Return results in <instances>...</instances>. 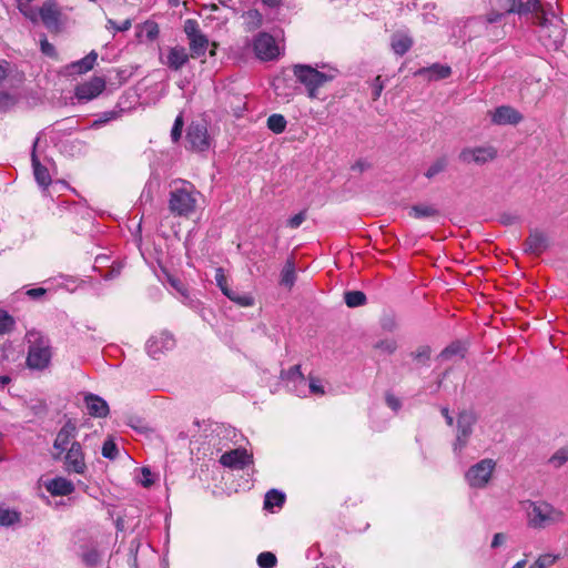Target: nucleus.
<instances>
[{
  "label": "nucleus",
  "instance_id": "c756f323",
  "mask_svg": "<svg viewBox=\"0 0 568 568\" xmlns=\"http://www.w3.org/2000/svg\"><path fill=\"white\" fill-rule=\"evenodd\" d=\"M189 41L190 50L193 58H200L205 54L209 47V40L202 32L190 38Z\"/></svg>",
  "mask_w": 568,
  "mask_h": 568
},
{
  "label": "nucleus",
  "instance_id": "393cba45",
  "mask_svg": "<svg viewBox=\"0 0 568 568\" xmlns=\"http://www.w3.org/2000/svg\"><path fill=\"white\" fill-rule=\"evenodd\" d=\"M39 17L47 28L54 29L59 24L60 12L53 1H47L38 12Z\"/></svg>",
  "mask_w": 568,
  "mask_h": 568
},
{
  "label": "nucleus",
  "instance_id": "c9c22d12",
  "mask_svg": "<svg viewBox=\"0 0 568 568\" xmlns=\"http://www.w3.org/2000/svg\"><path fill=\"white\" fill-rule=\"evenodd\" d=\"M267 128L272 132H274L276 134H280L286 128V120H285V118L282 114H277V113L272 114L267 119Z\"/></svg>",
  "mask_w": 568,
  "mask_h": 568
},
{
  "label": "nucleus",
  "instance_id": "a211bd4d",
  "mask_svg": "<svg viewBox=\"0 0 568 568\" xmlns=\"http://www.w3.org/2000/svg\"><path fill=\"white\" fill-rule=\"evenodd\" d=\"M105 89V80L101 77H93L75 88V97L79 101H91L99 97Z\"/></svg>",
  "mask_w": 568,
  "mask_h": 568
},
{
  "label": "nucleus",
  "instance_id": "a878e982",
  "mask_svg": "<svg viewBox=\"0 0 568 568\" xmlns=\"http://www.w3.org/2000/svg\"><path fill=\"white\" fill-rule=\"evenodd\" d=\"M413 45L412 37L405 31L395 32L390 39V47L394 53L405 54Z\"/></svg>",
  "mask_w": 568,
  "mask_h": 568
},
{
  "label": "nucleus",
  "instance_id": "0e129e2a",
  "mask_svg": "<svg viewBox=\"0 0 568 568\" xmlns=\"http://www.w3.org/2000/svg\"><path fill=\"white\" fill-rule=\"evenodd\" d=\"M442 414H443V416L445 417L447 425H448V426H452V425H453V422H454V418H453V416L449 414V409H448L447 407H443V408H442Z\"/></svg>",
  "mask_w": 568,
  "mask_h": 568
},
{
  "label": "nucleus",
  "instance_id": "6ab92c4d",
  "mask_svg": "<svg viewBox=\"0 0 568 568\" xmlns=\"http://www.w3.org/2000/svg\"><path fill=\"white\" fill-rule=\"evenodd\" d=\"M490 121L496 125H516L523 121V114L510 105H500L490 113Z\"/></svg>",
  "mask_w": 568,
  "mask_h": 568
},
{
  "label": "nucleus",
  "instance_id": "ddd939ff",
  "mask_svg": "<svg viewBox=\"0 0 568 568\" xmlns=\"http://www.w3.org/2000/svg\"><path fill=\"white\" fill-rule=\"evenodd\" d=\"M78 428L74 422L68 420L58 432L54 442L53 449L55 459L61 458L63 452L68 450L73 442H77Z\"/></svg>",
  "mask_w": 568,
  "mask_h": 568
},
{
  "label": "nucleus",
  "instance_id": "2f4dec72",
  "mask_svg": "<svg viewBox=\"0 0 568 568\" xmlns=\"http://www.w3.org/2000/svg\"><path fill=\"white\" fill-rule=\"evenodd\" d=\"M452 69L447 64L434 63L428 67V81L442 80L450 75Z\"/></svg>",
  "mask_w": 568,
  "mask_h": 568
},
{
  "label": "nucleus",
  "instance_id": "bf43d9fd",
  "mask_svg": "<svg viewBox=\"0 0 568 568\" xmlns=\"http://www.w3.org/2000/svg\"><path fill=\"white\" fill-rule=\"evenodd\" d=\"M45 290L42 287L30 288L27 291V295L31 298H39L45 294Z\"/></svg>",
  "mask_w": 568,
  "mask_h": 568
},
{
  "label": "nucleus",
  "instance_id": "58836bf2",
  "mask_svg": "<svg viewBox=\"0 0 568 568\" xmlns=\"http://www.w3.org/2000/svg\"><path fill=\"white\" fill-rule=\"evenodd\" d=\"M326 394L325 384L322 379L310 376L308 377V395L323 396Z\"/></svg>",
  "mask_w": 568,
  "mask_h": 568
},
{
  "label": "nucleus",
  "instance_id": "20e7f679",
  "mask_svg": "<svg viewBox=\"0 0 568 568\" xmlns=\"http://www.w3.org/2000/svg\"><path fill=\"white\" fill-rule=\"evenodd\" d=\"M200 193L189 182H182L170 194L169 209L179 216H189L195 211Z\"/></svg>",
  "mask_w": 568,
  "mask_h": 568
},
{
  "label": "nucleus",
  "instance_id": "412c9836",
  "mask_svg": "<svg viewBox=\"0 0 568 568\" xmlns=\"http://www.w3.org/2000/svg\"><path fill=\"white\" fill-rule=\"evenodd\" d=\"M186 139L191 148L195 151H205L210 148L206 126L203 124L192 123L189 126Z\"/></svg>",
  "mask_w": 568,
  "mask_h": 568
},
{
  "label": "nucleus",
  "instance_id": "f257e3e1",
  "mask_svg": "<svg viewBox=\"0 0 568 568\" xmlns=\"http://www.w3.org/2000/svg\"><path fill=\"white\" fill-rule=\"evenodd\" d=\"M27 343L26 365L31 371H44L51 365L53 347L50 338L40 331L29 329L26 333Z\"/></svg>",
  "mask_w": 568,
  "mask_h": 568
},
{
  "label": "nucleus",
  "instance_id": "8fccbe9b",
  "mask_svg": "<svg viewBox=\"0 0 568 568\" xmlns=\"http://www.w3.org/2000/svg\"><path fill=\"white\" fill-rule=\"evenodd\" d=\"M183 129V118L182 114H179L174 121L173 128L171 130V138L173 142H178L181 138Z\"/></svg>",
  "mask_w": 568,
  "mask_h": 568
},
{
  "label": "nucleus",
  "instance_id": "9d476101",
  "mask_svg": "<svg viewBox=\"0 0 568 568\" xmlns=\"http://www.w3.org/2000/svg\"><path fill=\"white\" fill-rule=\"evenodd\" d=\"M476 423L477 417L474 412L464 410L458 415L457 434L454 443V452L456 455H460L463 449L467 446Z\"/></svg>",
  "mask_w": 568,
  "mask_h": 568
},
{
  "label": "nucleus",
  "instance_id": "7ed1b4c3",
  "mask_svg": "<svg viewBox=\"0 0 568 568\" xmlns=\"http://www.w3.org/2000/svg\"><path fill=\"white\" fill-rule=\"evenodd\" d=\"M539 27V39L547 49L557 50L564 42L565 29L562 20L558 18L549 6L546 12H541L539 20L535 21Z\"/></svg>",
  "mask_w": 568,
  "mask_h": 568
},
{
  "label": "nucleus",
  "instance_id": "f03ea898",
  "mask_svg": "<svg viewBox=\"0 0 568 568\" xmlns=\"http://www.w3.org/2000/svg\"><path fill=\"white\" fill-rule=\"evenodd\" d=\"M523 506L527 516V525L532 529H545L565 520L564 511L547 501L526 500Z\"/></svg>",
  "mask_w": 568,
  "mask_h": 568
},
{
  "label": "nucleus",
  "instance_id": "864d4df0",
  "mask_svg": "<svg viewBox=\"0 0 568 568\" xmlns=\"http://www.w3.org/2000/svg\"><path fill=\"white\" fill-rule=\"evenodd\" d=\"M246 18L248 19V23H252V27L250 29L257 28L262 23V16L257 10L248 11L246 13Z\"/></svg>",
  "mask_w": 568,
  "mask_h": 568
},
{
  "label": "nucleus",
  "instance_id": "473e14b6",
  "mask_svg": "<svg viewBox=\"0 0 568 568\" xmlns=\"http://www.w3.org/2000/svg\"><path fill=\"white\" fill-rule=\"evenodd\" d=\"M225 296L241 307H250L254 305V297L248 293H239L231 290Z\"/></svg>",
  "mask_w": 568,
  "mask_h": 568
},
{
  "label": "nucleus",
  "instance_id": "1a4fd4ad",
  "mask_svg": "<svg viewBox=\"0 0 568 568\" xmlns=\"http://www.w3.org/2000/svg\"><path fill=\"white\" fill-rule=\"evenodd\" d=\"M63 468L68 474L84 476L88 471L85 454L79 442H73L68 450L63 452Z\"/></svg>",
  "mask_w": 568,
  "mask_h": 568
},
{
  "label": "nucleus",
  "instance_id": "4d7b16f0",
  "mask_svg": "<svg viewBox=\"0 0 568 568\" xmlns=\"http://www.w3.org/2000/svg\"><path fill=\"white\" fill-rule=\"evenodd\" d=\"M507 537L505 534L503 532H497L494 535L493 537V540H491V548H497L499 546H501L503 544H505Z\"/></svg>",
  "mask_w": 568,
  "mask_h": 568
},
{
  "label": "nucleus",
  "instance_id": "6e6552de",
  "mask_svg": "<svg viewBox=\"0 0 568 568\" xmlns=\"http://www.w3.org/2000/svg\"><path fill=\"white\" fill-rule=\"evenodd\" d=\"M496 468V462L484 458L471 465L465 473V480L473 489H484L489 484Z\"/></svg>",
  "mask_w": 568,
  "mask_h": 568
},
{
  "label": "nucleus",
  "instance_id": "774afa93",
  "mask_svg": "<svg viewBox=\"0 0 568 568\" xmlns=\"http://www.w3.org/2000/svg\"><path fill=\"white\" fill-rule=\"evenodd\" d=\"M501 17H503V13H491L487 17V22H489V23L497 22L500 20Z\"/></svg>",
  "mask_w": 568,
  "mask_h": 568
},
{
  "label": "nucleus",
  "instance_id": "39448f33",
  "mask_svg": "<svg viewBox=\"0 0 568 568\" xmlns=\"http://www.w3.org/2000/svg\"><path fill=\"white\" fill-rule=\"evenodd\" d=\"M194 425L197 427L200 436L204 437L207 445L212 446L216 453L226 446V442L234 433L232 428L212 420H196Z\"/></svg>",
  "mask_w": 568,
  "mask_h": 568
},
{
  "label": "nucleus",
  "instance_id": "2eb2a0df",
  "mask_svg": "<svg viewBox=\"0 0 568 568\" xmlns=\"http://www.w3.org/2000/svg\"><path fill=\"white\" fill-rule=\"evenodd\" d=\"M496 155L497 151L493 146H477L464 149L459 154V159L467 164H485L493 161Z\"/></svg>",
  "mask_w": 568,
  "mask_h": 568
},
{
  "label": "nucleus",
  "instance_id": "f3484780",
  "mask_svg": "<svg viewBox=\"0 0 568 568\" xmlns=\"http://www.w3.org/2000/svg\"><path fill=\"white\" fill-rule=\"evenodd\" d=\"M220 463L227 468L243 469L245 466L253 463V455L245 448H235L225 452L220 457Z\"/></svg>",
  "mask_w": 568,
  "mask_h": 568
},
{
  "label": "nucleus",
  "instance_id": "b1692460",
  "mask_svg": "<svg viewBox=\"0 0 568 568\" xmlns=\"http://www.w3.org/2000/svg\"><path fill=\"white\" fill-rule=\"evenodd\" d=\"M84 403L87 406L88 413L98 418H102L108 416L109 414V405L108 403L101 398L100 396L88 394L84 397Z\"/></svg>",
  "mask_w": 568,
  "mask_h": 568
},
{
  "label": "nucleus",
  "instance_id": "3c124183",
  "mask_svg": "<svg viewBox=\"0 0 568 568\" xmlns=\"http://www.w3.org/2000/svg\"><path fill=\"white\" fill-rule=\"evenodd\" d=\"M184 32L187 36V39L199 34L201 32L199 29V23L193 19H187L184 22Z\"/></svg>",
  "mask_w": 568,
  "mask_h": 568
},
{
  "label": "nucleus",
  "instance_id": "bb28decb",
  "mask_svg": "<svg viewBox=\"0 0 568 568\" xmlns=\"http://www.w3.org/2000/svg\"><path fill=\"white\" fill-rule=\"evenodd\" d=\"M465 356V347L459 343L455 342L448 345L438 356L440 363L453 362L456 363L463 359Z\"/></svg>",
  "mask_w": 568,
  "mask_h": 568
},
{
  "label": "nucleus",
  "instance_id": "680f3d73",
  "mask_svg": "<svg viewBox=\"0 0 568 568\" xmlns=\"http://www.w3.org/2000/svg\"><path fill=\"white\" fill-rule=\"evenodd\" d=\"M378 347H381L382 349H385L388 353H392L393 351H395L396 344L393 341H385V342H381L378 344Z\"/></svg>",
  "mask_w": 568,
  "mask_h": 568
},
{
  "label": "nucleus",
  "instance_id": "4468645a",
  "mask_svg": "<svg viewBox=\"0 0 568 568\" xmlns=\"http://www.w3.org/2000/svg\"><path fill=\"white\" fill-rule=\"evenodd\" d=\"M283 378L285 379L288 389L295 393L298 397L308 396V378L302 374L300 365L292 366L284 373Z\"/></svg>",
  "mask_w": 568,
  "mask_h": 568
},
{
  "label": "nucleus",
  "instance_id": "423d86ee",
  "mask_svg": "<svg viewBox=\"0 0 568 568\" xmlns=\"http://www.w3.org/2000/svg\"><path fill=\"white\" fill-rule=\"evenodd\" d=\"M194 425L197 427L200 436L204 437L207 445L212 446L216 453L226 446V442L234 433L232 428L212 420H196Z\"/></svg>",
  "mask_w": 568,
  "mask_h": 568
},
{
  "label": "nucleus",
  "instance_id": "9b49d317",
  "mask_svg": "<svg viewBox=\"0 0 568 568\" xmlns=\"http://www.w3.org/2000/svg\"><path fill=\"white\" fill-rule=\"evenodd\" d=\"M255 55L263 61L276 59L280 55V47L273 36L266 32L258 33L253 41Z\"/></svg>",
  "mask_w": 568,
  "mask_h": 568
},
{
  "label": "nucleus",
  "instance_id": "13d9d810",
  "mask_svg": "<svg viewBox=\"0 0 568 568\" xmlns=\"http://www.w3.org/2000/svg\"><path fill=\"white\" fill-rule=\"evenodd\" d=\"M83 560L88 564V565H95L99 560V554L97 551H89L87 554L83 555Z\"/></svg>",
  "mask_w": 568,
  "mask_h": 568
},
{
  "label": "nucleus",
  "instance_id": "cd10ccee",
  "mask_svg": "<svg viewBox=\"0 0 568 568\" xmlns=\"http://www.w3.org/2000/svg\"><path fill=\"white\" fill-rule=\"evenodd\" d=\"M32 168L34 179L39 186L47 189L51 184V176L48 169L40 163L34 151L32 153Z\"/></svg>",
  "mask_w": 568,
  "mask_h": 568
},
{
  "label": "nucleus",
  "instance_id": "ea45409f",
  "mask_svg": "<svg viewBox=\"0 0 568 568\" xmlns=\"http://www.w3.org/2000/svg\"><path fill=\"white\" fill-rule=\"evenodd\" d=\"M14 326L13 317L4 310H0V335L8 334Z\"/></svg>",
  "mask_w": 568,
  "mask_h": 568
},
{
  "label": "nucleus",
  "instance_id": "49530a36",
  "mask_svg": "<svg viewBox=\"0 0 568 568\" xmlns=\"http://www.w3.org/2000/svg\"><path fill=\"white\" fill-rule=\"evenodd\" d=\"M142 31L149 40H154L159 36V26L154 21H145L142 26Z\"/></svg>",
  "mask_w": 568,
  "mask_h": 568
},
{
  "label": "nucleus",
  "instance_id": "603ef678",
  "mask_svg": "<svg viewBox=\"0 0 568 568\" xmlns=\"http://www.w3.org/2000/svg\"><path fill=\"white\" fill-rule=\"evenodd\" d=\"M139 483L145 488L152 486V484L154 483L153 475L148 467L141 468V477L139 479Z\"/></svg>",
  "mask_w": 568,
  "mask_h": 568
},
{
  "label": "nucleus",
  "instance_id": "f704fd0d",
  "mask_svg": "<svg viewBox=\"0 0 568 568\" xmlns=\"http://www.w3.org/2000/svg\"><path fill=\"white\" fill-rule=\"evenodd\" d=\"M344 300L348 307H357L366 303V295L361 291H349L344 294Z\"/></svg>",
  "mask_w": 568,
  "mask_h": 568
},
{
  "label": "nucleus",
  "instance_id": "dca6fc26",
  "mask_svg": "<svg viewBox=\"0 0 568 568\" xmlns=\"http://www.w3.org/2000/svg\"><path fill=\"white\" fill-rule=\"evenodd\" d=\"M550 241L548 235L538 230H530L528 237L524 242V252L539 256L548 250Z\"/></svg>",
  "mask_w": 568,
  "mask_h": 568
},
{
  "label": "nucleus",
  "instance_id": "5fc2aeb1",
  "mask_svg": "<svg viewBox=\"0 0 568 568\" xmlns=\"http://www.w3.org/2000/svg\"><path fill=\"white\" fill-rule=\"evenodd\" d=\"M305 213L300 212L287 221V225L292 229H296L305 221Z\"/></svg>",
  "mask_w": 568,
  "mask_h": 568
},
{
  "label": "nucleus",
  "instance_id": "6e6d98bb",
  "mask_svg": "<svg viewBox=\"0 0 568 568\" xmlns=\"http://www.w3.org/2000/svg\"><path fill=\"white\" fill-rule=\"evenodd\" d=\"M386 403L394 412L400 408V400L393 394L386 395Z\"/></svg>",
  "mask_w": 568,
  "mask_h": 568
},
{
  "label": "nucleus",
  "instance_id": "4c0bfd02",
  "mask_svg": "<svg viewBox=\"0 0 568 568\" xmlns=\"http://www.w3.org/2000/svg\"><path fill=\"white\" fill-rule=\"evenodd\" d=\"M32 1L33 0H17L20 12L32 22H37L38 11L30 6Z\"/></svg>",
  "mask_w": 568,
  "mask_h": 568
},
{
  "label": "nucleus",
  "instance_id": "aec40b11",
  "mask_svg": "<svg viewBox=\"0 0 568 568\" xmlns=\"http://www.w3.org/2000/svg\"><path fill=\"white\" fill-rule=\"evenodd\" d=\"M510 6L505 9L506 13H518L527 14L534 13L535 21L539 20L541 12H546L548 9L544 8L539 0H508Z\"/></svg>",
  "mask_w": 568,
  "mask_h": 568
},
{
  "label": "nucleus",
  "instance_id": "79ce46f5",
  "mask_svg": "<svg viewBox=\"0 0 568 568\" xmlns=\"http://www.w3.org/2000/svg\"><path fill=\"white\" fill-rule=\"evenodd\" d=\"M260 568H273L276 565V557L273 552L264 551L257 556Z\"/></svg>",
  "mask_w": 568,
  "mask_h": 568
},
{
  "label": "nucleus",
  "instance_id": "de8ad7c7",
  "mask_svg": "<svg viewBox=\"0 0 568 568\" xmlns=\"http://www.w3.org/2000/svg\"><path fill=\"white\" fill-rule=\"evenodd\" d=\"M568 460V449L562 448L556 452L549 459L554 467H560Z\"/></svg>",
  "mask_w": 568,
  "mask_h": 568
},
{
  "label": "nucleus",
  "instance_id": "69168bd1",
  "mask_svg": "<svg viewBox=\"0 0 568 568\" xmlns=\"http://www.w3.org/2000/svg\"><path fill=\"white\" fill-rule=\"evenodd\" d=\"M170 282L182 295H185V287L178 280L171 278Z\"/></svg>",
  "mask_w": 568,
  "mask_h": 568
},
{
  "label": "nucleus",
  "instance_id": "7c9ffc66",
  "mask_svg": "<svg viewBox=\"0 0 568 568\" xmlns=\"http://www.w3.org/2000/svg\"><path fill=\"white\" fill-rule=\"evenodd\" d=\"M285 501V495L276 489H272L266 493L264 499V508L273 511L274 508H281Z\"/></svg>",
  "mask_w": 568,
  "mask_h": 568
},
{
  "label": "nucleus",
  "instance_id": "37998d69",
  "mask_svg": "<svg viewBox=\"0 0 568 568\" xmlns=\"http://www.w3.org/2000/svg\"><path fill=\"white\" fill-rule=\"evenodd\" d=\"M102 456L108 459H115L118 456V447L112 438H108L102 446Z\"/></svg>",
  "mask_w": 568,
  "mask_h": 568
},
{
  "label": "nucleus",
  "instance_id": "f8f14e48",
  "mask_svg": "<svg viewBox=\"0 0 568 568\" xmlns=\"http://www.w3.org/2000/svg\"><path fill=\"white\" fill-rule=\"evenodd\" d=\"M175 346V339L169 332H159L153 334L145 344V349L149 356L154 359L160 358L166 352L173 349Z\"/></svg>",
  "mask_w": 568,
  "mask_h": 568
},
{
  "label": "nucleus",
  "instance_id": "052dcab7",
  "mask_svg": "<svg viewBox=\"0 0 568 568\" xmlns=\"http://www.w3.org/2000/svg\"><path fill=\"white\" fill-rule=\"evenodd\" d=\"M41 50L47 55H53L54 54V47L48 42V40L41 41Z\"/></svg>",
  "mask_w": 568,
  "mask_h": 568
},
{
  "label": "nucleus",
  "instance_id": "c85d7f7f",
  "mask_svg": "<svg viewBox=\"0 0 568 568\" xmlns=\"http://www.w3.org/2000/svg\"><path fill=\"white\" fill-rule=\"evenodd\" d=\"M98 59V53L95 51H91L81 60L73 62L70 64V70L74 73L82 74L93 69Z\"/></svg>",
  "mask_w": 568,
  "mask_h": 568
},
{
  "label": "nucleus",
  "instance_id": "338daca9",
  "mask_svg": "<svg viewBox=\"0 0 568 568\" xmlns=\"http://www.w3.org/2000/svg\"><path fill=\"white\" fill-rule=\"evenodd\" d=\"M262 2L270 8H277L282 4L283 0H262Z\"/></svg>",
  "mask_w": 568,
  "mask_h": 568
},
{
  "label": "nucleus",
  "instance_id": "09e8293b",
  "mask_svg": "<svg viewBox=\"0 0 568 568\" xmlns=\"http://www.w3.org/2000/svg\"><path fill=\"white\" fill-rule=\"evenodd\" d=\"M131 27H132L131 19L124 20L121 24H118L112 19H108V21H106V29L108 30H113L115 32H118V31L119 32L128 31Z\"/></svg>",
  "mask_w": 568,
  "mask_h": 568
},
{
  "label": "nucleus",
  "instance_id": "72a5a7b5",
  "mask_svg": "<svg viewBox=\"0 0 568 568\" xmlns=\"http://www.w3.org/2000/svg\"><path fill=\"white\" fill-rule=\"evenodd\" d=\"M295 282V267L293 261L288 260L281 274V284L291 288Z\"/></svg>",
  "mask_w": 568,
  "mask_h": 568
},
{
  "label": "nucleus",
  "instance_id": "e2e57ef3",
  "mask_svg": "<svg viewBox=\"0 0 568 568\" xmlns=\"http://www.w3.org/2000/svg\"><path fill=\"white\" fill-rule=\"evenodd\" d=\"M412 213L415 217H424L426 216V209L422 206H415L412 209Z\"/></svg>",
  "mask_w": 568,
  "mask_h": 568
},
{
  "label": "nucleus",
  "instance_id": "0eeeda50",
  "mask_svg": "<svg viewBox=\"0 0 568 568\" xmlns=\"http://www.w3.org/2000/svg\"><path fill=\"white\" fill-rule=\"evenodd\" d=\"M293 72L296 79L305 85L311 99H315L317 97V89L326 82L332 81L335 77L334 73L320 72L305 64L294 65Z\"/></svg>",
  "mask_w": 568,
  "mask_h": 568
},
{
  "label": "nucleus",
  "instance_id": "e433bc0d",
  "mask_svg": "<svg viewBox=\"0 0 568 568\" xmlns=\"http://www.w3.org/2000/svg\"><path fill=\"white\" fill-rule=\"evenodd\" d=\"M19 519L20 515L16 510L0 506V526H10Z\"/></svg>",
  "mask_w": 568,
  "mask_h": 568
},
{
  "label": "nucleus",
  "instance_id": "c03bdc74",
  "mask_svg": "<svg viewBox=\"0 0 568 568\" xmlns=\"http://www.w3.org/2000/svg\"><path fill=\"white\" fill-rule=\"evenodd\" d=\"M448 164L446 156H439L428 166V178L443 172Z\"/></svg>",
  "mask_w": 568,
  "mask_h": 568
},
{
  "label": "nucleus",
  "instance_id": "5701e85b",
  "mask_svg": "<svg viewBox=\"0 0 568 568\" xmlns=\"http://www.w3.org/2000/svg\"><path fill=\"white\" fill-rule=\"evenodd\" d=\"M189 61V54L184 47L170 48L166 54V59L162 60V63L168 68L178 71Z\"/></svg>",
  "mask_w": 568,
  "mask_h": 568
},
{
  "label": "nucleus",
  "instance_id": "a19ab883",
  "mask_svg": "<svg viewBox=\"0 0 568 568\" xmlns=\"http://www.w3.org/2000/svg\"><path fill=\"white\" fill-rule=\"evenodd\" d=\"M557 560V556L545 554L539 556L528 568H548Z\"/></svg>",
  "mask_w": 568,
  "mask_h": 568
},
{
  "label": "nucleus",
  "instance_id": "4be33fe9",
  "mask_svg": "<svg viewBox=\"0 0 568 568\" xmlns=\"http://www.w3.org/2000/svg\"><path fill=\"white\" fill-rule=\"evenodd\" d=\"M44 487L52 496H68L75 489L74 484L62 476L45 480Z\"/></svg>",
  "mask_w": 568,
  "mask_h": 568
},
{
  "label": "nucleus",
  "instance_id": "a18cd8bd",
  "mask_svg": "<svg viewBox=\"0 0 568 568\" xmlns=\"http://www.w3.org/2000/svg\"><path fill=\"white\" fill-rule=\"evenodd\" d=\"M215 283L224 295L231 291L227 284V277L222 267L215 270Z\"/></svg>",
  "mask_w": 568,
  "mask_h": 568
}]
</instances>
